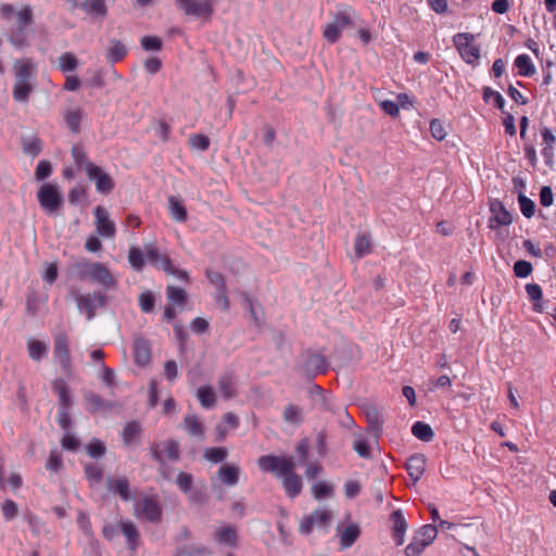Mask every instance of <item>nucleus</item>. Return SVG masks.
<instances>
[{"mask_svg": "<svg viewBox=\"0 0 556 556\" xmlns=\"http://www.w3.org/2000/svg\"><path fill=\"white\" fill-rule=\"evenodd\" d=\"M197 397L201 406L205 409H210L215 406L216 395L211 386H202L197 391Z\"/></svg>", "mask_w": 556, "mask_h": 556, "instance_id": "f704fd0d", "label": "nucleus"}, {"mask_svg": "<svg viewBox=\"0 0 556 556\" xmlns=\"http://www.w3.org/2000/svg\"><path fill=\"white\" fill-rule=\"evenodd\" d=\"M257 466L264 472L281 478L282 486L290 498L296 497L302 491V479L295 473V463L291 456L263 455L257 458Z\"/></svg>", "mask_w": 556, "mask_h": 556, "instance_id": "f257e3e1", "label": "nucleus"}, {"mask_svg": "<svg viewBox=\"0 0 556 556\" xmlns=\"http://www.w3.org/2000/svg\"><path fill=\"white\" fill-rule=\"evenodd\" d=\"M10 42L16 48L27 47V27L15 26L9 37Z\"/></svg>", "mask_w": 556, "mask_h": 556, "instance_id": "a19ab883", "label": "nucleus"}, {"mask_svg": "<svg viewBox=\"0 0 556 556\" xmlns=\"http://www.w3.org/2000/svg\"><path fill=\"white\" fill-rule=\"evenodd\" d=\"M438 534V530L432 525L420 527L413 536L412 542L405 547V556H420L425 548L433 543Z\"/></svg>", "mask_w": 556, "mask_h": 556, "instance_id": "6e6552de", "label": "nucleus"}, {"mask_svg": "<svg viewBox=\"0 0 556 556\" xmlns=\"http://www.w3.org/2000/svg\"><path fill=\"white\" fill-rule=\"evenodd\" d=\"M408 476L413 481H418L426 470V457L422 454L412 455L405 464Z\"/></svg>", "mask_w": 556, "mask_h": 556, "instance_id": "aec40b11", "label": "nucleus"}, {"mask_svg": "<svg viewBox=\"0 0 556 556\" xmlns=\"http://www.w3.org/2000/svg\"><path fill=\"white\" fill-rule=\"evenodd\" d=\"M105 451L104 444L98 439L91 440L87 445L88 455L96 459L101 458L105 454Z\"/></svg>", "mask_w": 556, "mask_h": 556, "instance_id": "13d9d810", "label": "nucleus"}, {"mask_svg": "<svg viewBox=\"0 0 556 556\" xmlns=\"http://www.w3.org/2000/svg\"><path fill=\"white\" fill-rule=\"evenodd\" d=\"M128 53L127 47L119 40H111L106 50V59L114 64L122 61Z\"/></svg>", "mask_w": 556, "mask_h": 556, "instance_id": "cd10ccee", "label": "nucleus"}, {"mask_svg": "<svg viewBox=\"0 0 556 556\" xmlns=\"http://www.w3.org/2000/svg\"><path fill=\"white\" fill-rule=\"evenodd\" d=\"M240 467L236 464H226L217 470V478L227 486H233L239 482Z\"/></svg>", "mask_w": 556, "mask_h": 556, "instance_id": "412c9836", "label": "nucleus"}, {"mask_svg": "<svg viewBox=\"0 0 556 556\" xmlns=\"http://www.w3.org/2000/svg\"><path fill=\"white\" fill-rule=\"evenodd\" d=\"M71 271L79 280L90 279L106 289H114L116 287L115 278L108 267L101 263H92L81 258L72 265Z\"/></svg>", "mask_w": 556, "mask_h": 556, "instance_id": "f03ea898", "label": "nucleus"}, {"mask_svg": "<svg viewBox=\"0 0 556 556\" xmlns=\"http://www.w3.org/2000/svg\"><path fill=\"white\" fill-rule=\"evenodd\" d=\"M518 202L520 206V211L527 218H530L534 215L535 212V204L534 202L526 197L523 193H519L518 195Z\"/></svg>", "mask_w": 556, "mask_h": 556, "instance_id": "6e6d98bb", "label": "nucleus"}, {"mask_svg": "<svg viewBox=\"0 0 556 556\" xmlns=\"http://www.w3.org/2000/svg\"><path fill=\"white\" fill-rule=\"evenodd\" d=\"M189 143L192 149L199 151H206L210 148V139L203 134H194L189 138Z\"/></svg>", "mask_w": 556, "mask_h": 556, "instance_id": "603ef678", "label": "nucleus"}, {"mask_svg": "<svg viewBox=\"0 0 556 556\" xmlns=\"http://www.w3.org/2000/svg\"><path fill=\"white\" fill-rule=\"evenodd\" d=\"M518 70V74L522 77H531L535 74L536 70L528 54H519L514 62Z\"/></svg>", "mask_w": 556, "mask_h": 556, "instance_id": "473e14b6", "label": "nucleus"}, {"mask_svg": "<svg viewBox=\"0 0 556 556\" xmlns=\"http://www.w3.org/2000/svg\"><path fill=\"white\" fill-rule=\"evenodd\" d=\"M34 65L30 60H23L15 64V81L13 86V99L17 102H27L33 91L31 79Z\"/></svg>", "mask_w": 556, "mask_h": 556, "instance_id": "7ed1b4c3", "label": "nucleus"}, {"mask_svg": "<svg viewBox=\"0 0 556 556\" xmlns=\"http://www.w3.org/2000/svg\"><path fill=\"white\" fill-rule=\"evenodd\" d=\"M430 131L434 139L441 141L446 137L445 128L441 121L432 119L430 123Z\"/></svg>", "mask_w": 556, "mask_h": 556, "instance_id": "774afa93", "label": "nucleus"}, {"mask_svg": "<svg viewBox=\"0 0 556 556\" xmlns=\"http://www.w3.org/2000/svg\"><path fill=\"white\" fill-rule=\"evenodd\" d=\"M361 535V529L358 525L351 523L344 528L340 534V545L342 548L351 547Z\"/></svg>", "mask_w": 556, "mask_h": 556, "instance_id": "7c9ffc66", "label": "nucleus"}, {"mask_svg": "<svg viewBox=\"0 0 556 556\" xmlns=\"http://www.w3.org/2000/svg\"><path fill=\"white\" fill-rule=\"evenodd\" d=\"M541 136L543 140L542 155L546 163H548L554 156V143L556 141V137L547 127L541 129Z\"/></svg>", "mask_w": 556, "mask_h": 556, "instance_id": "c756f323", "label": "nucleus"}, {"mask_svg": "<svg viewBox=\"0 0 556 556\" xmlns=\"http://www.w3.org/2000/svg\"><path fill=\"white\" fill-rule=\"evenodd\" d=\"M203 457L210 463L218 464L228 457V450L224 446L206 447L203 451Z\"/></svg>", "mask_w": 556, "mask_h": 556, "instance_id": "ea45409f", "label": "nucleus"}, {"mask_svg": "<svg viewBox=\"0 0 556 556\" xmlns=\"http://www.w3.org/2000/svg\"><path fill=\"white\" fill-rule=\"evenodd\" d=\"M72 156L74 162L78 166H84L86 168V163L89 162L87 154L81 146L75 144L72 148Z\"/></svg>", "mask_w": 556, "mask_h": 556, "instance_id": "338daca9", "label": "nucleus"}, {"mask_svg": "<svg viewBox=\"0 0 556 556\" xmlns=\"http://www.w3.org/2000/svg\"><path fill=\"white\" fill-rule=\"evenodd\" d=\"M217 543L233 547L238 543L237 530L232 526L220 527L215 532Z\"/></svg>", "mask_w": 556, "mask_h": 556, "instance_id": "5701e85b", "label": "nucleus"}, {"mask_svg": "<svg viewBox=\"0 0 556 556\" xmlns=\"http://www.w3.org/2000/svg\"><path fill=\"white\" fill-rule=\"evenodd\" d=\"M140 45L144 51H160L163 47V42L157 36H143Z\"/></svg>", "mask_w": 556, "mask_h": 556, "instance_id": "864d4df0", "label": "nucleus"}, {"mask_svg": "<svg viewBox=\"0 0 556 556\" xmlns=\"http://www.w3.org/2000/svg\"><path fill=\"white\" fill-rule=\"evenodd\" d=\"M212 552L203 545L194 546L190 549L178 551L175 556H211Z\"/></svg>", "mask_w": 556, "mask_h": 556, "instance_id": "0e129e2a", "label": "nucleus"}, {"mask_svg": "<svg viewBox=\"0 0 556 556\" xmlns=\"http://www.w3.org/2000/svg\"><path fill=\"white\" fill-rule=\"evenodd\" d=\"M75 302L80 313H84L88 320L94 318L97 308L105 305V296L101 292L76 293Z\"/></svg>", "mask_w": 556, "mask_h": 556, "instance_id": "f8f14e48", "label": "nucleus"}, {"mask_svg": "<svg viewBox=\"0 0 556 556\" xmlns=\"http://www.w3.org/2000/svg\"><path fill=\"white\" fill-rule=\"evenodd\" d=\"M303 368L307 374L316 376L328 370V362L325 356L312 353L305 358Z\"/></svg>", "mask_w": 556, "mask_h": 556, "instance_id": "6ab92c4d", "label": "nucleus"}, {"mask_svg": "<svg viewBox=\"0 0 556 556\" xmlns=\"http://www.w3.org/2000/svg\"><path fill=\"white\" fill-rule=\"evenodd\" d=\"M166 296H167L168 301L170 302V304L177 305L180 307H182L187 301L186 291L180 287H176V286H172V285L167 286V288H166Z\"/></svg>", "mask_w": 556, "mask_h": 556, "instance_id": "4c0bfd02", "label": "nucleus"}, {"mask_svg": "<svg viewBox=\"0 0 556 556\" xmlns=\"http://www.w3.org/2000/svg\"><path fill=\"white\" fill-rule=\"evenodd\" d=\"M460 58L468 64H477L480 60V49L476 43L475 35L468 33H458L453 37Z\"/></svg>", "mask_w": 556, "mask_h": 556, "instance_id": "1a4fd4ad", "label": "nucleus"}, {"mask_svg": "<svg viewBox=\"0 0 556 556\" xmlns=\"http://www.w3.org/2000/svg\"><path fill=\"white\" fill-rule=\"evenodd\" d=\"M58 63L61 72L68 73L76 70L78 60L73 53L65 52L60 55Z\"/></svg>", "mask_w": 556, "mask_h": 556, "instance_id": "a18cd8bd", "label": "nucleus"}, {"mask_svg": "<svg viewBox=\"0 0 556 556\" xmlns=\"http://www.w3.org/2000/svg\"><path fill=\"white\" fill-rule=\"evenodd\" d=\"M37 200L41 210L48 215L56 214L64 204L61 188L52 182H45L39 187Z\"/></svg>", "mask_w": 556, "mask_h": 556, "instance_id": "39448f33", "label": "nucleus"}, {"mask_svg": "<svg viewBox=\"0 0 556 556\" xmlns=\"http://www.w3.org/2000/svg\"><path fill=\"white\" fill-rule=\"evenodd\" d=\"M368 425L376 431L380 430L383 425L381 409L375 404H366L363 407Z\"/></svg>", "mask_w": 556, "mask_h": 556, "instance_id": "393cba45", "label": "nucleus"}, {"mask_svg": "<svg viewBox=\"0 0 556 556\" xmlns=\"http://www.w3.org/2000/svg\"><path fill=\"white\" fill-rule=\"evenodd\" d=\"M109 488L117 493L123 501L130 500L129 482L126 477H119L117 479H108Z\"/></svg>", "mask_w": 556, "mask_h": 556, "instance_id": "72a5a7b5", "label": "nucleus"}, {"mask_svg": "<svg viewBox=\"0 0 556 556\" xmlns=\"http://www.w3.org/2000/svg\"><path fill=\"white\" fill-rule=\"evenodd\" d=\"M168 210L172 217L178 223H185L188 217L187 210L181 200L177 197L170 195L168 198Z\"/></svg>", "mask_w": 556, "mask_h": 556, "instance_id": "2f4dec72", "label": "nucleus"}, {"mask_svg": "<svg viewBox=\"0 0 556 556\" xmlns=\"http://www.w3.org/2000/svg\"><path fill=\"white\" fill-rule=\"evenodd\" d=\"M370 238L367 235H358L355 239L354 250L357 257H363L370 252Z\"/></svg>", "mask_w": 556, "mask_h": 556, "instance_id": "09e8293b", "label": "nucleus"}, {"mask_svg": "<svg viewBox=\"0 0 556 556\" xmlns=\"http://www.w3.org/2000/svg\"><path fill=\"white\" fill-rule=\"evenodd\" d=\"M53 357L61 366L62 371L67 377H71L73 375V364L70 351V339L64 332H59L53 337Z\"/></svg>", "mask_w": 556, "mask_h": 556, "instance_id": "9d476101", "label": "nucleus"}, {"mask_svg": "<svg viewBox=\"0 0 556 556\" xmlns=\"http://www.w3.org/2000/svg\"><path fill=\"white\" fill-rule=\"evenodd\" d=\"M134 357L135 362L143 366L150 361V345L144 339H137L134 343Z\"/></svg>", "mask_w": 556, "mask_h": 556, "instance_id": "c85d7f7f", "label": "nucleus"}, {"mask_svg": "<svg viewBox=\"0 0 556 556\" xmlns=\"http://www.w3.org/2000/svg\"><path fill=\"white\" fill-rule=\"evenodd\" d=\"M515 275L519 278H526L532 273V265L528 261H517L514 265Z\"/></svg>", "mask_w": 556, "mask_h": 556, "instance_id": "69168bd1", "label": "nucleus"}, {"mask_svg": "<svg viewBox=\"0 0 556 556\" xmlns=\"http://www.w3.org/2000/svg\"><path fill=\"white\" fill-rule=\"evenodd\" d=\"M144 253L148 261L157 269L167 275L175 276L182 281H189V274L185 269L176 268L166 253L160 251L155 243L144 244Z\"/></svg>", "mask_w": 556, "mask_h": 556, "instance_id": "20e7f679", "label": "nucleus"}, {"mask_svg": "<svg viewBox=\"0 0 556 556\" xmlns=\"http://www.w3.org/2000/svg\"><path fill=\"white\" fill-rule=\"evenodd\" d=\"M351 8H343L332 14V20L323 28V37L330 43L337 42L342 31L352 24Z\"/></svg>", "mask_w": 556, "mask_h": 556, "instance_id": "0eeeda50", "label": "nucleus"}, {"mask_svg": "<svg viewBox=\"0 0 556 556\" xmlns=\"http://www.w3.org/2000/svg\"><path fill=\"white\" fill-rule=\"evenodd\" d=\"M83 10L93 16L103 17L108 13L104 0H86L81 3Z\"/></svg>", "mask_w": 556, "mask_h": 556, "instance_id": "c9c22d12", "label": "nucleus"}, {"mask_svg": "<svg viewBox=\"0 0 556 556\" xmlns=\"http://www.w3.org/2000/svg\"><path fill=\"white\" fill-rule=\"evenodd\" d=\"M63 462L60 453L56 450H52L49 454L46 468L49 471L56 472L62 468Z\"/></svg>", "mask_w": 556, "mask_h": 556, "instance_id": "680f3d73", "label": "nucleus"}, {"mask_svg": "<svg viewBox=\"0 0 556 556\" xmlns=\"http://www.w3.org/2000/svg\"><path fill=\"white\" fill-rule=\"evenodd\" d=\"M390 521L392 523L391 532L392 539L395 545L401 546L405 541V533L408 529V523L401 509H395L390 515Z\"/></svg>", "mask_w": 556, "mask_h": 556, "instance_id": "f3484780", "label": "nucleus"}, {"mask_svg": "<svg viewBox=\"0 0 556 556\" xmlns=\"http://www.w3.org/2000/svg\"><path fill=\"white\" fill-rule=\"evenodd\" d=\"M312 493L316 500H321L332 496L333 488L325 481H319L312 486Z\"/></svg>", "mask_w": 556, "mask_h": 556, "instance_id": "3c124183", "label": "nucleus"}, {"mask_svg": "<svg viewBox=\"0 0 556 556\" xmlns=\"http://www.w3.org/2000/svg\"><path fill=\"white\" fill-rule=\"evenodd\" d=\"M139 307L142 313H151L154 309L155 296L152 291L147 290L139 295Z\"/></svg>", "mask_w": 556, "mask_h": 556, "instance_id": "de8ad7c7", "label": "nucleus"}, {"mask_svg": "<svg viewBox=\"0 0 556 556\" xmlns=\"http://www.w3.org/2000/svg\"><path fill=\"white\" fill-rule=\"evenodd\" d=\"M84 469H85L86 478L90 482L98 483L101 481L102 476H103V470L100 466L94 465V464H88L85 466Z\"/></svg>", "mask_w": 556, "mask_h": 556, "instance_id": "bf43d9fd", "label": "nucleus"}, {"mask_svg": "<svg viewBox=\"0 0 556 556\" xmlns=\"http://www.w3.org/2000/svg\"><path fill=\"white\" fill-rule=\"evenodd\" d=\"M144 255L146 253L137 247H131L129 249L128 262L135 270L141 271L144 267Z\"/></svg>", "mask_w": 556, "mask_h": 556, "instance_id": "79ce46f5", "label": "nucleus"}, {"mask_svg": "<svg viewBox=\"0 0 556 556\" xmlns=\"http://www.w3.org/2000/svg\"><path fill=\"white\" fill-rule=\"evenodd\" d=\"M142 428L137 421L127 422L122 431V439L125 445L131 446L138 443Z\"/></svg>", "mask_w": 556, "mask_h": 556, "instance_id": "4be33fe9", "label": "nucleus"}, {"mask_svg": "<svg viewBox=\"0 0 556 556\" xmlns=\"http://www.w3.org/2000/svg\"><path fill=\"white\" fill-rule=\"evenodd\" d=\"M121 530L126 538L127 545L131 551H135L140 539V534L135 523L130 520L121 522Z\"/></svg>", "mask_w": 556, "mask_h": 556, "instance_id": "bb28decb", "label": "nucleus"}, {"mask_svg": "<svg viewBox=\"0 0 556 556\" xmlns=\"http://www.w3.org/2000/svg\"><path fill=\"white\" fill-rule=\"evenodd\" d=\"M152 457L160 464L164 465V457L169 460L179 459V443L175 440L164 441L159 444H153L150 448Z\"/></svg>", "mask_w": 556, "mask_h": 556, "instance_id": "dca6fc26", "label": "nucleus"}, {"mask_svg": "<svg viewBox=\"0 0 556 556\" xmlns=\"http://www.w3.org/2000/svg\"><path fill=\"white\" fill-rule=\"evenodd\" d=\"M86 174L90 180L94 181L96 190L99 193L108 194L114 189V181L112 177L100 166L91 162H87Z\"/></svg>", "mask_w": 556, "mask_h": 556, "instance_id": "4468645a", "label": "nucleus"}, {"mask_svg": "<svg viewBox=\"0 0 556 556\" xmlns=\"http://www.w3.org/2000/svg\"><path fill=\"white\" fill-rule=\"evenodd\" d=\"M192 483H193L192 475H190L188 472H184V471H180L177 475L176 484L182 493H185V494L189 493L191 491Z\"/></svg>", "mask_w": 556, "mask_h": 556, "instance_id": "4d7b16f0", "label": "nucleus"}, {"mask_svg": "<svg viewBox=\"0 0 556 556\" xmlns=\"http://www.w3.org/2000/svg\"><path fill=\"white\" fill-rule=\"evenodd\" d=\"M93 215L97 233L102 238H114L116 235V226L115 223L110 219L108 211L99 205L93 210Z\"/></svg>", "mask_w": 556, "mask_h": 556, "instance_id": "2eb2a0df", "label": "nucleus"}, {"mask_svg": "<svg viewBox=\"0 0 556 556\" xmlns=\"http://www.w3.org/2000/svg\"><path fill=\"white\" fill-rule=\"evenodd\" d=\"M184 427L190 435L200 440L204 439V426L197 415H187L184 419Z\"/></svg>", "mask_w": 556, "mask_h": 556, "instance_id": "a878e982", "label": "nucleus"}, {"mask_svg": "<svg viewBox=\"0 0 556 556\" xmlns=\"http://www.w3.org/2000/svg\"><path fill=\"white\" fill-rule=\"evenodd\" d=\"M81 116V111L79 109L68 110L64 113V121L67 127L75 134L80 130Z\"/></svg>", "mask_w": 556, "mask_h": 556, "instance_id": "c03bdc74", "label": "nucleus"}, {"mask_svg": "<svg viewBox=\"0 0 556 556\" xmlns=\"http://www.w3.org/2000/svg\"><path fill=\"white\" fill-rule=\"evenodd\" d=\"M135 516L143 518L150 522H156L161 519L162 509L154 496H146L138 501L134 506Z\"/></svg>", "mask_w": 556, "mask_h": 556, "instance_id": "ddd939ff", "label": "nucleus"}, {"mask_svg": "<svg viewBox=\"0 0 556 556\" xmlns=\"http://www.w3.org/2000/svg\"><path fill=\"white\" fill-rule=\"evenodd\" d=\"M332 519V511L325 508H318L312 514L303 517L299 526V531L302 534H309L314 529H323L327 532Z\"/></svg>", "mask_w": 556, "mask_h": 556, "instance_id": "9b49d317", "label": "nucleus"}, {"mask_svg": "<svg viewBox=\"0 0 556 556\" xmlns=\"http://www.w3.org/2000/svg\"><path fill=\"white\" fill-rule=\"evenodd\" d=\"M282 418L288 424L299 425L302 421V409L298 405L289 404L286 406Z\"/></svg>", "mask_w": 556, "mask_h": 556, "instance_id": "49530a36", "label": "nucleus"}, {"mask_svg": "<svg viewBox=\"0 0 556 556\" xmlns=\"http://www.w3.org/2000/svg\"><path fill=\"white\" fill-rule=\"evenodd\" d=\"M16 17V26L28 27L34 22L33 10L29 5L24 7L23 9L15 12Z\"/></svg>", "mask_w": 556, "mask_h": 556, "instance_id": "8fccbe9b", "label": "nucleus"}, {"mask_svg": "<svg viewBox=\"0 0 556 556\" xmlns=\"http://www.w3.org/2000/svg\"><path fill=\"white\" fill-rule=\"evenodd\" d=\"M205 276L207 280L216 288V290H224L226 287V281L224 276L215 270L206 269Z\"/></svg>", "mask_w": 556, "mask_h": 556, "instance_id": "e2e57ef3", "label": "nucleus"}, {"mask_svg": "<svg viewBox=\"0 0 556 556\" xmlns=\"http://www.w3.org/2000/svg\"><path fill=\"white\" fill-rule=\"evenodd\" d=\"M52 174V166L51 163L47 160H41L38 162L36 170H35V177L37 180L41 181L50 177Z\"/></svg>", "mask_w": 556, "mask_h": 556, "instance_id": "052dcab7", "label": "nucleus"}, {"mask_svg": "<svg viewBox=\"0 0 556 556\" xmlns=\"http://www.w3.org/2000/svg\"><path fill=\"white\" fill-rule=\"evenodd\" d=\"M86 407L90 413H97L105 409L109 405L96 393L89 392L85 394Z\"/></svg>", "mask_w": 556, "mask_h": 556, "instance_id": "37998d69", "label": "nucleus"}, {"mask_svg": "<svg viewBox=\"0 0 556 556\" xmlns=\"http://www.w3.org/2000/svg\"><path fill=\"white\" fill-rule=\"evenodd\" d=\"M489 211L492 216L489 218V227L506 226L513 222L511 214L498 201L489 204Z\"/></svg>", "mask_w": 556, "mask_h": 556, "instance_id": "a211bd4d", "label": "nucleus"}, {"mask_svg": "<svg viewBox=\"0 0 556 556\" xmlns=\"http://www.w3.org/2000/svg\"><path fill=\"white\" fill-rule=\"evenodd\" d=\"M29 357L34 361H40L48 353V345L39 340L30 339L27 342Z\"/></svg>", "mask_w": 556, "mask_h": 556, "instance_id": "e433bc0d", "label": "nucleus"}, {"mask_svg": "<svg viewBox=\"0 0 556 556\" xmlns=\"http://www.w3.org/2000/svg\"><path fill=\"white\" fill-rule=\"evenodd\" d=\"M177 8L187 16L210 23L214 15V0H175Z\"/></svg>", "mask_w": 556, "mask_h": 556, "instance_id": "423d86ee", "label": "nucleus"}, {"mask_svg": "<svg viewBox=\"0 0 556 556\" xmlns=\"http://www.w3.org/2000/svg\"><path fill=\"white\" fill-rule=\"evenodd\" d=\"M219 392L225 399H232L237 395L235 376L232 372H224L217 381Z\"/></svg>", "mask_w": 556, "mask_h": 556, "instance_id": "b1692460", "label": "nucleus"}, {"mask_svg": "<svg viewBox=\"0 0 556 556\" xmlns=\"http://www.w3.org/2000/svg\"><path fill=\"white\" fill-rule=\"evenodd\" d=\"M23 151L26 154L36 156L41 152V141L37 137H31L23 140Z\"/></svg>", "mask_w": 556, "mask_h": 556, "instance_id": "5fc2aeb1", "label": "nucleus"}, {"mask_svg": "<svg viewBox=\"0 0 556 556\" xmlns=\"http://www.w3.org/2000/svg\"><path fill=\"white\" fill-rule=\"evenodd\" d=\"M412 433L414 434V437L424 442H430L434 437L432 428L428 424L422 421H416L412 426Z\"/></svg>", "mask_w": 556, "mask_h": 556, "instance_id": "58836bf2", "label": "nucleus"}]
</instances>
